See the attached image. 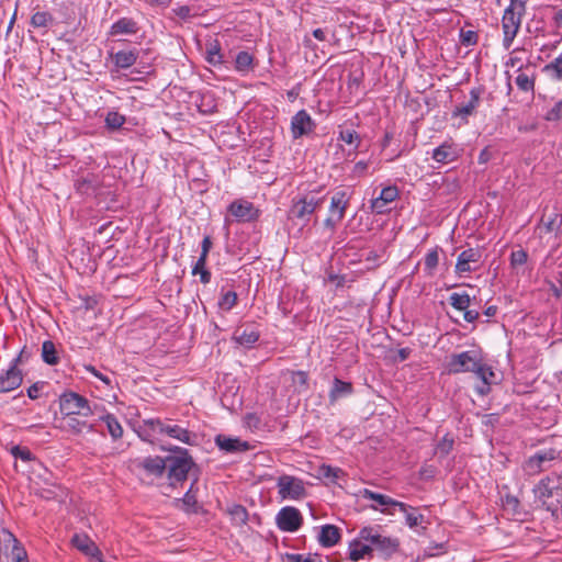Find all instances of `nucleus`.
Segmentation results:
<instances>
[{"mask_svg": "<svg viewBox=\"0 0 562 562\" xmlns=\"http://www.w3.org/2000/svg\"><path fill=\"white\" fill-rule=\"evenodd\" d=\"M321 189L313 190L292 199L286 217L293 226L299 227V231L308 225L315 211L323 205L326 194L321 195Z\"/></svg>", "mask_w": 562, "mask_h": 562, "instance_id": "nucleus-1", "label": "nucleus"}, {"mask_svg": "<svg viewBox=\"0 0 562 562\" xmlns=\"http://www.w3.org/2000/svg\"><path fill=\"white\" fill-rule=\"evenodd\" d=\"M526 12V2L522 0H510V4L505 9L502 19L503 47L508 50L519 32L521 18Z\"/></svg>", "mask_w": 562, "mask_h": 562, "instance_id": "nucleus-2", "label": "nucleus"}, {"mask_svg": "<svg viewBox=\"0 0 562 562\" xmlns=\"http://www.w3.org/2000/svg\"><path fill=\"white\" fill-rule=\"evenodd\" d=\"M561 490L560 476L548 475L539 481L533 487L536 498L548 510L555 512L559 506V501L553 503L551 499L554 495H558Z\"/></svg>", "mask_w": 562, "mask_h": 562, "instance_id": "nucleus-3", "label": "nucleus"}, {"mask_svg": "<svg viewBox=\"0 0 562 562\" xmlns=\"http://www.w3.org/2000/svg\"><path fill=\"white\" fill-rule=\"evenodd\" d=\"M167 465L168 470L166 472L169 484L176 486L178 483H182L187 480L193 461L191 457L188 456L187 451H183L177 456H168Z\"/></svg>", "mask_w": 562, "mask_h": 562, "instance_id": "nucleus-4", "label": "nucleus"}, {"mask_svg": "<svg viewBox=\"0 0 562 562\" xmlns=\"http://www.w3.org/2000/svg\"><path fill=\"white\" fill-rule=\"evenodd\" d=\"M59 408L65 416L78 415L88 417L91 414L89 401L75 392H65L60 395Z\"/></svg>", "mask_w": 562, "mask_h": 562, "instance_id": "nucleus-5", "label": "nucleus"}, {"mask_svg": "<svg viewBox=\"0 0 562 562\" xmlns=\"http://www.w3.org/2000/svg\"><path fill=\"white\" fill-rule=\"evenodd\" d=\"M359 538L376 550L385 554H392L397 550L398 542L390 537H384L372 527H364L360 530Z\"/></svg>", "mask_w": 562, "mask_h": 562, "instance_id": "nucleus-6", "label": "nucleus"}, {"mask_svg": "<svg viewBox=\"0 0 562 562\" xmlns=\"http://www.w3.org/2000/svg\"><path fill=\"white\" fill-rule=\"evenodd\" d=\"M482 359L475 351L454 353L448 362L449 373L474 372Z\"/></svg>", "mask_w": 562, "mask_h": 562, "instance_id": "nucleus-7", "label": "nucleus"}, {"mask_svg": "<svg viewBox=\"0 0 562 562\" xmlns=\"http://www.w3.org/2000/svg\"><path fill=\"white\" fill-rule=\"evenodd\" d=\"M227 210L238 223L254 222L260 216V211L255 207L254 203L244 199L233 201Z\"/></svg>", "mask_w": 562, "mask_h": 562, "instance_id": "nucleus-8", "label": "nucleus"}, {"mask_svg": "<svg viewBox=\"0 0 562 562\" xmlns=\"http://www.w3.org/2000/svg\"><path fill=\"white\" fill-rule=\"evenodd\" d=\"M277 485L283 499H300L305 495L303 482L294 476L282 475Z\"/></svg>", "mask_w": 562, "mask_h": 562, "instance_id": "nucleus-9", "label": "nucleus"}, {"mask_svg": "<svg viewBox=\"0 0 562 562\" xmlns=\"http://www.w3.org/2000/svg\"><path fill=\"white\" fill-rule=\"evenodd\" d=\"M475 378L479 380V383L475 386V391L480 395H486L491 391V386L497 384L499 379L497 374L494 372L493 368L482 360L477 364L475 371L473 372Z\"/></svg>", "mask_w": 562, "mask_h": 562, "instance_id": "nucleus-10", "label": "nucleus"}, {"mask_svg": "<svg viewBox=\"0 0 562 562\" xmlns=\"http://www.w3.org/2000/svg\"><path fill=\"white\" fill-rule=\"evenodd\" d=\"M316 128V123L306 110H300L291 119V133L293 139L310 135Z\"/></svg>", "mask_w": 562, "mask_h": 562, "instance_id": "nucleus-11", "label": "nucleus"}, {"mask_svg": "<svg viewBox=\"0 0 562 562\" xmlns=\"http://www.w3.org/2000/svg\"><path fill=\"white\" fill-rule=\"evenodd\" d=\"M481 251L475 248H468L461 251L456 263V273L462 277L464 273L475 271L481 260Z\"/></svg>", "mask_w": 562, "mask_h": 562, "instance_id": "nucleus-12", "label": "nucleus"}, {"mask_svg": "<svg viewBox=\"0 0 562 562\" xmlns=\"http://www.w3.org/2000/svg\"><path fill=\"white\" fill-rule=\"evenodd\" d=\"M302 524V516L294 507H283L277 515V525L283 531H296Z\"/></svg>", "mask_w": 562, "mask_h": 562, "instance_id": "nucleus-13", "label": "nucleus"}, {"mask_svg": "<svg viewBox=\"0 0 562 562\" xmlns=\"http://www.w3.org/2000/svg\"><path fill=\"white\" fill-rule=\"evenodd\" d=\"M483 91V87L472 88L470 90V100L464 104L457 105L451 113L452 117H462L468 122V117L473 115L480 105Z\"/></svg>", "mask_w": 562, "mask_h": 562, "instance_id": "nucleus-14", "label": "nucleus"}, {"mask_svg": "<svg viewBox=\"0 0 562 562\" xmlns=\"http://www.w3.org/2000/svg\"><path fill=\"white\" fill-rule=\"evenodd\" d=\"M557 457L558 452L553 449L538 451L526 461L525 470L529 475H536L544 470V462L552 461Z\"/></svg>", "mask_w": 562, "mask_h": 562, "instance_id": "nucleus-15", "label": "nucleus"}, {"mask_svg": "<svg viewBox=\"0 0 562 562\" xmlns=\"http://www.w3.org/2000/svg\"><path fill=\"white\" fill-rule=\"evenodd\" d=\"M71 544L89 558L101 561V551L94 541L86 533H76L71 538Z\"/></svg>", "mask_w": 562, "mask_h": 562, "instance_id": "nucleus-16", "label": "nucleus"}, {"mask_svg": "<svg viewBox=\"0 0 562 562\" xmlns=\"http://www.w3.org/2000/svg\"><path fill=\"white\" fill-rule=\"evenodd\" d=\"M360 493L363 498L376 502V505L371 506L374 510H379V506H395L398 507L401 512H407L409 508V505L405 503L398 502L387 495L380 494L368 488H363Z\"/></svg>", "mask_w": 562, "mask_h": 562, "instance_id": "nucleus-17", "label": "nucleus"}, {"mask_svg": "<svg viewBox=\"0 0 562 562\" xmlns=\"http://www.w3.org/2000/svg\"><path fill=\"white\" fill-rule=\"evenodd\" d=\"M23 382V374L19 368L10 366L0 374V393H8L18 389Z\"/></svg>", "mask_w": 562, "mask_h": 562, "instance_id": "nucleus-18", "label": "nucleus"}, {"mask_svg": "<svg viewBox=\"0 0 562 562\" xmlns=\"http://www.w3.org/2000/svg\"><path fill=\"white\" fill-rule=\"evenodd\" d=\"M460 156V149L453 142H443L432 150L431 158L439 164H450Z\"/></svg>", "mask_w": 562, "mask_h": 562, "instance_id": "nucleus-19", "label": "nucleus"}, {"mask_svg": "<svg viewBox=\"0 0 562 562\" xmlns=\"http://www.w3.org/2000/svg\"><path fill=\"white\" fill-rule=\"evenodd\" d=\"M351 193L346 189H338L334 192L329 204V214L345 217L346 211L349 206Z\"/></svg>", "mask_w": 562, "mask_h": 562, "instance_id": "nucleus-20", "label": "nucleus"}, {"mask_svg": "<svg viewBox=\"0 0 562 562\" xmlns=\"http://www.w3.org/2000/svg\"><path fill=\"white\" fill-rule=\"evenodd\" d=\"M398 198L396 186H389L381 190L380 195L371 200V210L376 214H383L385 206Z\"/></svg>", "mask_w": 562, "mask_h": 562, "instance_id": "nucleus-21", "label": "nucleus"}, {"mask_svg": "<svg viewBox=\"0 0 562 562\" xmlns=\"http://www.w3.org/2000/svg\"><path fill=\"white\" fill-rule=\"evenodd\" d=\"M215 443L220 448V450L225 451L227 453L241 452L250 449V445L248 441H244L239 438L229 437L226 435H217L215 437Z\"/></svg>", "mask_w": 562, "mask_h": 562, "instance_id": "nucleus-22", "label": "nucleus"}, {"mask_svg": "<svg viewBox=\"0 0 562 562\" xmlns=\"http://www.w3.org/2000/svg\"><path fill=\"white\" fill-rule=\"evenodd\" d=\"M167 461L168 456L165 458L159 456L146 457L142 460L140 467L148 475L160 477L168 470Z\"/></svg>", "mask_w": 562, "mask_h": 562, "instance_id": "nucleus-23", "label": "nucleus"}, {"mask_svg": "<svg viewBox=\"0 0 562 562\" xmlns=\"http://www.w3.org/2000/svg\"><path fill=\"white\" fill-rule=\"evenodd\" d=\"M139 56L137 48L121 49L114 54H111L114 65L120 69H127L132 67Z\"/></svg>", "mask_w": 562, "mask_h": 562, "instance_id": "nucleus-24", "label": "nucleus"}, {"mask_svg": "<svg viewBox=\"0 0 562 562\" xmlns=\"http://www.w3.org/2000/svg\"><path fill=\"white\" fill-rule=\"evenodd\" d=\"M259 337H260L259 331L256 329V327H254L251 325H248L243 329H240V328L236 329L233 335V339L237 344H239L246 348L254 347V345L258 341Z\"/></svg>", "mask_w": 562, "mask_h": 562, "instance_id": "nucleus-25", "label": "nucleus"}, {"mask_svg": "<svg viewBox=\"0 0 562 562\" xmlns=\"http://www.w3.org/2000/svg\"><path fill=\"white\" fill-rule=\"evenodd\" d=\"M138 25L137 23L131 19V18H121L116 22H114L109 31L110 36H116V35H132L137 33Z\"/></svg>", "mask_w": 562, "mask_h": 562, "instance_id": "nucleus-26", "label": "nucleus"}, {"mask_svg": "<svg viewBox=\"0 0 562 562\" xmlns=\"http://www.w3.org/2000/svg\"><path fill=\"white\" fill-rule=\"evenodd\" d=\"M340 540L339 528L334 525H325L321 528L318 541L323 547L329 548Z\"/></svg>", "mask_w": 562, "mask_h": 562, "instance_id": "nucleus-27", "label": "nucleus"}, {"mask_svg": "<svg viewBox=\"0 0 562 562\" xmlns=\"http://www.w3.org/2000/svg\"><path fill=\"white\" fill-rule=\"evenodd\" d=\"M353 391V386L350 382L342 381L338 378H335L333 381V386L329 392V398L331 402L344 398L350 395Z\"/></svg>", "mask_w": 562, "mask_h": 562, "instance_id": "nucleus-28", "label": "nucleus"}, {"mask_svg": "<svg viewBox=\"0 0 562 562\" xmlns=\"http://www.w3.org/2000/svg\"><path fill=\"white\" fill-rule=\"evenodd\" d=\"M56 19L48 11H36L32 14L30 24L35 29H45L46 31L49 27H53L56 24Z\"/></svg>", "mask_w": 562, "mask_h": 562, "instance_id": "nucleus-29", "label": "nucleus"}, {"mask_svg": "<svg viewBox=\"0 0 562 562\" xmlns=\"http://www.w3.org/2000/svg\"><path fill=\"white\" fill-rule=\"evenodd\" d=\"M42 359L48 366H56L59 362V352L52 340L42 344Z\"/></svg>", "mask_w": 562, "mask_h": 562, "instance_id": "nucleus-30", "label": "nucleus"}, {"mask_svg": "<svg viewBox=\"0 0 562 562\" xmlns=\"http://www.w3.org/2000/svg\"><path fill=\"white\" fill-rule=\"evenodd\" d=\"M372 551L373 548L370 544L363 543L361 539L355 540L349 544V559L352 561H358L364 558L367 554H370Z\"/></svg>", "mask_w": 562, "mask_h": 562, "instance_id": "nucleus-31", "label": "nucleus"}, {"mask_svg": "<svg viewBox=\"0 0 562 562\" xmlns=\"http://www.w3.org/2000/svg\"><path fill=\"white\" fill-rule=\"evenodd\" d=\"M205 59L209 64L213 66H217L223 63V55L221 53V45L218 41L215 40L206 44Z\"/></svg>", "mask_w": 562, "mask_h": 562, "instance_id": "nucleus-32", "label": "nucleus"}, {"mask_svg": "<svg viewBox=\"0 0 562 562\" xmlns=\"http://www.w3.org/2000/svg\"><path fill=\"white\" fill-rule=\"evenodd\" d=\"M254 68V56L246 50H241L236 55L235 69L238 72L246 74Z\"/></svg>", "mask_w": 562, "mask_h": 562, "instance_id": "nucleus-33", "label": "nucleus"}, {"mask_svg": "<svg viewBox=\"0 0 562 562\" xmlns=\"http://www.w3.org/2000/svg\"><path fill=\"white\" fill-rule=\"evenodd\" d=\"M291 381L294 390L299 393L305 392L308 389V374L305 371H291Z\"/></svg>", "mask_w": 562, "mask_h": 562, "instance_id": "nucleus-34", "label": "nucleus"}, {"mask_svg": "<svg viewBox=\"0 0 562 562\" xmlns=\"http://www.w3.org/2000/svg\"><path fill=\"white\" fill-rule=\"evenodd\" d=\"M338 139L353 146L355 150H357L361 144V137L359 133L352 128H341L339 131Z\"/></svg>", "mask_w": 562, "mask_h": 562, "instance_id": "nucleus-35", "label": "nucleus"}, {"mask_svg": "<svg viewBox=\"0 0 562 562\" xmlns=\"http://www.w3.org/2000/svg\"><path fill=\"white\" fill-rule=\"evenodd\" d=\"M449 303L453 308L462 312L470 306L471 297L467 292H463V293L454 292L449 296Z\"/></svg>", "mask_w": 562, "mask_h": 562, "instance_id": "nucleus-36", "label": "nucleus"}, {"mask_svg": "<svg viewBox=\"0 0 562 562\" xmlns=\"http://www.w3.org/2000/svg\"><path fill=\"white\" fill-rule=\"evenodd\" d=\"M439 263V248L436 247L434 249H430L425 258H424V266L426 274L431 277L434 276V272Z\"/></svg>", "mask_w": 562, "mask_h": 562, "instance_id": "nucleus-37", "label": "nucleus"}, {"mask_svg": "<svg viewBox=\"0 0 562 562\" xmlns=\"http://www.w3.org/2000/svg\"><path fill=\"white\" fill-rule=\"evenodd\" d=\"M177 506L181 509L191 513L196 512V496L194 493H192V486L189 488V491L184 494L182 498H178Z\"/></svg>", "mask_w": 562, "mask_h": 562, "instance_id": "nucleus-38", "label": "nucleus"}, {"mask_svg": "<svg viewBox=\"0 0 562 562\" xmlns=\"http://www.w3.org/2000/svg\"><path fill=\"white\" fill-rule=\"evenodd\" d=\"M228 514L232 518V521L237 525L241 526L246 524L248 519V513L246 508L241 505H233L228 508Z\"/></svg>", "mask_w": 562, "mask_h": 562, "instance_id": "nucleus-39", "label": "nucleus"}, {"mask_svg": "<svg viewBox=\"0 0 562 562\" xmlns=\"http://www.w3.org/2000/svg\"><path fill=\"white\" fill-rule=\"evenodd\" d=\"M238 301L237 293L235 291H227L222 293L218 300V307L223 311H231Z\"/></svg>", "mask_w": 562, "mask_h": 562, "instance_id": "nucleus-40", "label": "nucleus"}, {"mask_svg": "<svg viewBox=\"0 0 562 562\" xmlns=\"http://www.w3.org/2000/svg\"><path fill=\"white\" fill-rule=\"evenodd\" d=\"M126 119L123 114L116 112V111H110L108 112L105 116V126L110 130H119L123 126Z\"/></svg>", "mask_w": 562, "mask_h": 562, "instance_id": "nucleus-41", "label": "nucleus"}, {"mask_svg": "<svg viewBox=\"0 0 562 562\" xmlns=\"http://www.w3.org/2000/svg\"><path fill=\"white\" fill-rule=\"evenodd\" d=\"M76 189L81 195H93L97 191V186L91 179L81 178L76 181Z\"/></svg>", "mask_w": 562, "mask_h": 562, "instance_id": "nucleus-42", "label": "nucleus"}, {"mask_svg": "<svg viewBox=\"0 0 562 562\" xmlns=\"http://www.w3.org/2000/svg\"><path fill=\"white\" fill-rule=\"evenodd\" d=\"M169 436L177 438L178 440L190 443L191 435L188 430L181 428L178 425L170 426L168 425L165 430Z\"/></svg>", "mask_w": 562, "mask_h": 562, "instance_id": "nucleus-43", "label": "nucleus"}, {"mask_svg": "<svg viewBox=\"0 0 562 562\" xmlns=\"http://www.w3.org/2000/svg\"><path fill=\"white\" fill-rule=\"evenodd\" d=\"M518 89L525 92H532L535 89V78L529 77L525 72H519L515 79Z\"/></svg>", "mask_w": 562, "mask_h": 562, "instance_id": "nucleus-44", "label": "nucleus"}, {"mask_svg": "<svg viewBox=\"0 0 562 562\" xmlns=\"http://www.w3.org/2000/svg\"><path fill=\"white\" fill-rule=\"evenodd\" d=\"M541 223L544 226L546 232L551 233L560 226V224L562 223V218L559 214L553 213L548 217L542 216Z\"/></svg>", "mask_w": 562, "mask_h": 562, "instance_id": "nucleus-45", "label": "nucleus"}, {"mask_svg": "<svg viewBox=\"0 0 562 562\" xmlns=\"http://www.w3.org/2000/svg\"><path fill=\"white\" fill-rule=\"evenodd\" d=\"M479 40V35L475 31L472 30H461L460 31V43L463 46L470 47L476 45Z\"/></svg>", "mask_w": 562, "mask_h": 562, "instance_id": "nucleus-46", "label": "nucleus"}, {"mask_svg": "<svg viewBox=\"0 0 562 562\" xmlns=\"http://www.w3.org/2000/svg\"><path fill=\"white\" fill-rule=\"evenodd\" d=\"M454 440L448 434L437 443L436 451L442 457L450 453L453 448Z\"/></svg>", "mask_w": 562, "mask_h": 562, "instance_id": "nucleus-47", "label": "nucleus"}, {"mask_svg": "<svg viewBox=\"0 0 562 562\" xmlns=\"http://www.w3.org/2000/svg\"><path fill=\"white\" fill-rule=\"evenodd\" d=\"M403 513L405 514L406 524L411 528H415V527L419 526L424 520V516L422 514L417 513L416 509L412 508L411 506L407 509V512H403Z\"/></svg>", "mask_w": 562, "mask_h": 562, "instance_id": "nucleus-48", "label": "nucleus"}, {"mask_svg": "<svg viewBox=\"0 0 562 562\" xmlns=\"http://www.w3.org/2000/svg\"><path fill=\"white\" fill-rule=\"evenodd\" d=\"M528 260V252L525 249H518L510 254V266L516 269L524 266Z\"/></svg>", "mask_w": 562, "mask_h": 562, "instance_id": "nucleus-49", "label": "nucleus"}, {"mask_svg": "<svg viewBox=\"0 0 562 562\" xmlns=\"http://www.w3.org/2000/svg\"><path fill=\"white\" fill-rule=\"evenodd\" d=\"M11 558L13 562H27L26 551L19 544L16 539H14V544L11 550Z\"/></svg>", "mask_w": 562, "mask_h": 562, "instance_id": "nucleus-50", "label": "nucleus"}, {"mask_svg": "<svg viewBox=\"0 0 562 562\" xmlns=\"http://www.w3.org/2000/svg\"><path fill=\"white\" fill-rule=\"evenodd\" d=\"M547 121H560L562 120V99L554 103V105L548 111L546 115Z\"/></svg>", "mask_w": 562, "mask_h": 562, "instance_id": "nucleus-51", "label": "nucleus"}, {"mask_svg": "<svg viewBox=\"0 0 562 562\" xmlns=\"http://www.w3.org/2000/svg\"><path fill=\"white\" fill-rule=\"evenodd\" d=\"M321 471L325 477L331 480L338 479L341 474H344L342 470L329 465L322 467Z\"/></svg>", "mask_w": 562, "mask_h": 562, "instance_id": "nucleus-52", "label": "nucleus"}, {"mask_svg": "<svg viewBox=\"0 0 562 562\" xmlns=\"http://www.w3.org/2000/svg\"><path fill=\"white\" fill-rule=\"evenodd\" d=\"M289 560L291 562H322V560L317 555H311L304 557L302 554H290Z\"/></svg>", "mask_w": 562, "mask_h": 562, "instance_id": "nucleus-53", "label": "nucleus"}, {"mask_svg": "<svg viewBox=\"0 0 562 562\" xmlns=\"http://www.w3.org/2000/svg\"><path fill=\"white\" fill-rule=\"evenodd\" d=\"M11 453L23 461H30L32 459V453L27 449H22L19 446H14L11 449Z\"/></svg>", "mask_w": 562, "mask_h": 562, "instance_id": "nucleus-54", "label": "nucleus"}, {"mask_svg": "<svg viewBox=\"0 0 562 562\" xmlns=\"http://www.w3.org/2000/svg\"><path fill=\"white\" fill-rule=\"evenodd\" d=\"M31 357V351L23 347L20 353L11 361L10 366L18 368L19 364L25 362Z\"/></svg>", "mask_w": 562, "mask_h": 562, "instance_id": "nucleus-55", "label": "nucleus"}, {"mask_svg": "<svg viewBox=\"0 0 562 562\" xmlns=\"http://www.w3.org/2000/svg\"><path fill=\"white\" fill-rule=\"evenodd\" d=\"M344 218L342 217H339L337 215H333V214H329L325 220H324V226L326 228H328L331 233L335 232L336 229V226L339 222H341Z\"/></svg>", "mask_w": 562, "mask_h": 562, "instance_id": "nucleus-56", "label": "nucleus"}, {"mask_svg": "<svg viewBox=\"0 0 562 562\" xmlns=\"http://www.w3.org/2000/svg\"><path fill=\"white\" fill-rule=\"evenodd\" d=\"M45 386V382H36L27 389V396L31 400H37L40 397L41 390Z\"/></svg>", "mask_w": 562, "mask_h": 562, "instance_id": "nucleus-57", "label": "nucleus"}, {"mask_svg": "<svg viewBox=\"0 0 562 562\" xmlns=\"http://www.w3.org/2000/svg\"><path fill=\"white\" fill-rule=\"evenodd\" d=\"M369 167V164L367 161L360 160L358 161L352 169V176L360 178L363 177L367 172V169Z\"/></svg>", "mask_w": 562, "mask_h": 562, "instance_id": "nucleus-58", "label": "nucleus"}, {"mask_svg": "<svg viewBox=\"0 0 562 562\" xmlns=\"http://www.w3.org/2000/svg\"><path fill=\"white\" fill-rule=\"evenodd\" d=\"M106 426V429L109 430L110 435L113 439H117L122 437L123 435V428L122 424H104Z\"/></svg>", "mask_w": 562, "mask_h": 562, "instance_id": "nucleus-59", "label": "nucleus"}, {"mask_svg": "<svg viewBox=\"0 0 562 562\" xmlns=\"http://www.w3.org/2000/svg\"><path fill=\"white\" fill-rule=\"evenodd\" d=\"M173 12L177 16L182 20H188L191 18V8L189 5H180L173 9Z\"/></svg>", "mask_w": 562, "mask_h": 562, "instance_id": "nucleus-60", "label": "nucleus"}, {"mask_svg": "<svg viewBox=\"0 0 562 562\" xmlns=\"http://www.w3.org/2000/svg\"><path fill=\"white\" fill-rule=\"evenodd\" d=\"M193 276H200V281L203 284H207L211 282L212 274L207 269H199L198 271L192 270Z\"/></svg>", "mask_w": 562, "mask_h": 562, "instance_id": "nucleus-61", "label": "nucleus"}, {"mask_svg": "<svg viewBox=\"0 0 562 562\" xmlns=\"http://www.w3.org/2000/svg\"><path fill=\"white\" fill-rule=\"evenodd\" d=\"M463 312V318L465 322L468 323H474L475 321H477L479 316H480V313L479 311L476 310H469V307Z\"/></svg>", "mask_w": 562, "mask_h": 562, "instance_id": "nucleus-62", "label": "nucleus"}, {"mask_svg": "<svg viewBox=\"0 0 562 562\" xmlns=\"http://www.w3.org/2000/svg\"><path fill=\"white\" fill-rule=\"evenodd\" d=\"M552 22H553L554 27L558 31L562 30V8L555 9L553 16H552Z\"/></svg>", "mask_w": 562, "mask_h": 562, "instance_id": "nucleus-63", "label": "nucleus"}, {"mask_svg": "<svg viewBox=\"0 0 562 562\" xmlns=\"http://www.w3.org/2000/svg\"><path fill=\"white\" fill-rule=\"evenodd\" d=\"M212 245L213 244L211 237L209 235L204 236L201 243V254L209 256Z\"/></svg>", "mask_w": 562, "mask_h": 562, "instance_id": "nucleus-64", "label": "nucleus"}]
</instances>
